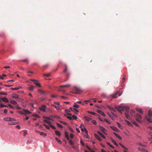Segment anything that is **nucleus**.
I'll return each mask as SVG.
<instances>
[{"instance_id": "nucleus-4", "label": "nucleus", "mask_w": 152, "mask_h": 152, "mask_svg": "<svg viewBox=\"0 0 152 152\" xmlns=\"http://www.w3.org/2000/svg\"><path fill=\"white\" fill-rule=\"evenodd\" d=\"M142 118V117L139 114H137L136 119L138 122L140 123H142V121L141 120Z\"/></svg>"}, {"instance_id": "nucleus-13", "label": "nucleus", "mask_w": 152, "mask_h": 152, "mask_svg": "<svg viewBox=\"0 0 152 152\" xmlns=\"http://www.w3.org/2000/svg\"><path fill=\"white\" fill-rule=\"evenodd\" d=\"M130 113L131 115L132 116H135V113L134 111L132 110H131L130 111Z\"/></svg>"}, {"instance_id": "nucleus-64", "label": "nucleus", "mask_w": 152, "mask_h": 152, "mask_svg": "<svg viewBox=\"0 0 152 152\" xmlns=\"http://www.w3.org/2000/svg\"><path fill=\"white\" fill-rule=\"evenodd\" d=\"M72 111H77V112H78L79 111L76 110V109L75 108H73V110H72Z\"/></svg>"}, {"instance_id": "nucleus-30", "label": "nucleus", "mask_w": 152, "mask_h": 152, "mask_svg": "<svg viewBox=\"0 0 152 152\" xmlns=\"http://www.w3.org/2000/svg\"><path fill=\"white\" fill-rule=\"evenodd\" d=\"M22 88L21 87H18L17 88H11V89L12 90H19V89H20V88Z\"/></svg>"}, {"instance_id": "nucleus-10", "label": "nucleus", "mask_w": 152, "mask_h": 152, "mask_svg": "<svg viewBox=\"0 0 152 152\" xmlns=\"http://www.w3.org/2000/svg\"><path fill=\"white\" fill-rule=\"evenodd\" d=\"M96 111L102 115V116H105V114L102 111L99 110H97Z\"/></svg>"}, {"instance_id": "nucleus-28", "label": "nucleus", "mask_w": 152, "mask_h": 152, "mask_svg": "<svg viewBox=\"0 0 152 152\" xmlns=\"http://www.w3.org/2000/svg\"><path fill=\"white\" fill-rule=\"evenodd\" d=\"M136 110L137 111L140 112V113L142 114L143 113L142 111V109L140 108H136Z\"/></svg>"}, {"instance_id": "nucleus-49", "label": "nucleus", "mask_w": 152, "mask_h": 152, "mask_svg": "<svg viewBox=\"0 0 152 152\" xmlns=\"http://www.w3.org/2000/svg\"><path fill=\"white\" fill-rule=\"evenodd\" d=\"M72 117V118L73 120L75 119H76L77 118V117L76 116H75L74 115H73Z\"/></svg>"}, {"instance_id": "nucleus-9", "label": "nucleus", "mask_w": 152, "mask_h": 152, "mask_svg": "<svg viewBox=\"0 0 152 152\" xmlns=\"http://www.w3.org/2000/svg\"><path fill=\"white\" fill-rule=\"evenodd\" d=\"M94 136L95 138L98 140H99L100 141H102V139L100 137V136L96 134H94Z\"/></svg>"}, {"instance_id": "nucleus-7", "label": "nucleus", "mask_w": 152, "mask_h": 152, "mask_svg": "<svg viewBox=\"0 0 152 152\" xmlns=\"http://www.w3.org/2000/svg\"><path fill=\"white\" fill-rule=\"evenodd\" d=\"M38 91L40 94H44L46 95L48 94V92L46 91H43L41 89L38 90Z\"/></svg>"}, {"instance_id": "nucleus-63", "label": "nucleus", "mask_w": 152, "mask_h": 152, "mask_svg": "<svg viewBox=\"0 0 152 152\" xmlns=\"http://www.w3.org/2000/svg\"><path fill=\"white\" fill-rule=\"evenodd\" d=\"M107 144L109 145L110 147H111L112 148H114V147L112 145H111L110 143H109V142H107Z\"/></svg>"}, {"instance_id": "nucleus-61", "label": "nucleus", "mask_w": 152, "mask_h": 152, "mask_svg": "<svg viewBox=\"0 0 152 152\" xmlns=\"http://www.w3.org/2000/svg\"><path fill=\"white\" fill-rule=\"evenodd\" d=\"M0 94L6 95H7V93H6L5 92H0Z\"/></svg>"}, {"instance_id": "nucleus-39", "label": "nucleus", "mask_w": 152, "mask_h": 152, "mask_svg": "<svg viewBox=\"0 0 152 152\" xmlns=\"http://www.w3.org/2000/svg\"><path fill=\"white\" fill-rule=\"evenodd\" d=\"M23 111H24V112H26V113L27 114H31V112L27 110L24 109Z\"/></svg>"}, {"instance_id": "nucleus-12", "label": "nucleus", "mask_w": 152, "mask_h": 152, "mask_svg": "<svg viewBox=\"0 0 152 152\" xmlns=\"http://www.w3.org/2000/svg\"><path fill=\"white\" fill-rule=\"evenodd\" d=\"M119 92L117 91L116 92L115 94H112L111 95V96L113 98H116L118 97L116 96V95H117L118 93Z\"/></svg>"}, {"instance_id": "nucleus-48", "label": "nucleus", "mask_w": 152, "mask_h": 152, "mask_svg": "<svg viewBox=\"0 0 152 152\" xmlns=\"http://www.w3.org/2000/svg\"><path fill=\"white\" fill-rule=\"evenodd\" d=\"M66 117L69 119L70 120H73V119L72 118V117L71 116H66Z\"/></svg>"}, {"instance_id": "nucleus-38", "label": "nucleus", "mask_w": 152, "mask_h": 152, "mask_svg": "<svg viewBox=\"0 0 152 152\" xmlns=\"http://www.w3.org/2000/svg\"><path fill=\"white\" fill-rule=\"evenodd\" d=\"M108 115L113 120H114V117L113 116L111 115L110 113H108Z\"/></svg>"}, {"instance_id": "nucleus-17", "label": "nucleus", "mask_w": 152, "mask_h": 152, "mask_svg": "<svg viewBox=\"0 0 152 152\" xmlns=\"http://www.w3.org/2000/svg\"><path fill=\"white\" fill-rule=\"evenodd\" d=\"M12 96L14 98L16 99H18L19 98V96H18V95H17L16 94H13L12 95Z\"/></svg>"}, {"instance_id": "nucleus-50", "label": "nucleus", "mask_w": 152, "mask_h": 152, "mask_svg": "<svg viewBox=\"0 0 152 152\" xmlns=\"http://www.w3.org/2000/svg\"><path fill=\"white\" fill-rule=\"evenodd\" d=\"M97 132L98 133V134L99 135H100L101 136L103 134L100 131H98Z\"/></svg>"}, {"instance_id": "nucleus-19", "label": "nucleus", "mask_w": 152, "mask_h": 152, "mask_svg": "<svg viewBox=\"0 0 152 152\" xmlns=\"http://www.w3.org/2000/svg\"><path fill=\"white\" fill-rule=\"evenodd\" d=\"M43 122L49 124L50 125V124H52V122H51L49 121H48L47 120H44Z\"/></svg>"}, {"instance_id": "nucleus-46", "label": "nucleus", "mask_w": 152, "mask_h": 152, "mask_svg": "<svg viewBox=\"0 0 152 152\" xmlns=\"http://www.w3.org/2000/svg\"><path fill=\"white\" fill-rule=\"evenodd\" d=\"M18 124L17 123H14V122H12V123H8V124L10 125H16L17 124Z\"/></svg>"}, {"instance_id": "nucleus-15", "label": "nucleus", "mask_w": 152, "mask_h": 152, "mask_svg": "<svg viewBox=\"0 0 152 152\" xmlns=\"http://www.w3.org/2000/svg\"><path fill=\"white\" fill-rule=\"evenodd\" d=\"M64 134L65 137L66 138L67 140H69V137L68 134L66 131H65L64 132Z\"/></svg>"}, {"instance_id": "nucleus-55", "label": "nucleus", "mask_w": 152, "mask_h": 152, "mask_svg": "<svg viewBox=\"0 0 152 152\" xmlns=\"http://www.w3.org/2000/svg\"><path fill=\"white\" fill-rule=\"evenodd\" d=\"M132 123L135 126H139V125H138V124H137L135 122L133 121V122H132Z\"/></svg>"}, {"instance_id": "nucleus-5", "label": "nucleus", "mask_w": 152, "mask_h": 152, "mask_svg": "<svg viewBox=\"0 0 152 152\" xmlns=\"http://www.w3.org/2000/svg\"><path fill=\"white\" fill-rule=\"evenodd\" d=\"M74 90L75 94H80L82 92L81 90L77 87H74Z\"/></svg>"}, {"instance_id": "nucleus-40", "label": "nucleus", "mask_w": 152, "mask_h": 152, "mask_svg": "<svg viewBox=\"0 0 152 152\" xmlns=\"http://www.w3.org/2000/svg\"><path fill=\"white\" fill-rule=\"evenodd\" d=\"M43 125L45 127V128L48 129H50V127L47 125L45 124H44Z\"/></svg>"}, {"instance_id": "nucleus-37", "label": "nucleus", "mask_w": 152, "mask_h": 152, "mask_svg": "<svg viewBox=\"0 0 152 152\" xmlns=\"http://www.w3.org/2000/svg\"><path fill=\"white\" fill-rule=\"evenodd\" d=\"M33 116L34 117H35L37 118H40V117L37 114H34L33 115Z\"/></svg>"}, {"instance_id": "nucleus-43", "label": "nucleus", "mask_w": 152, "mask_h": 152, "mask_svg": "<svg viewBox=\"0 0 152 152\" xmlns=\"http://www.w3.org/2000/svg\"><path fill=\"white\" fill-rule=\"evenodd\" d=\"M91 122L94 125H96L97 124L96 121L95 120H92Z\"/></svg>"}, {"instance_id": "nucleus-51", "label": "nucleus", "mask_w": 152, "mask_h": 152, "mask_svg": "<svg viewBox=\"0 0 152 152\" xmlns=\"http://www.w3.org/2000/svg\"><path fill=\"white\" fill-rule=\"evenodd\" d=\"M70 137L72 139H73L74 137V135L72 134H70Z\"/></svg>"}, {"instance_id": "nucleus-6", "label": "nucleus", "mask_w": 152, "mask_h": 152, "mask_svg": "<svg viewBox=\"0 0 152 152\" xmlns=\"http://www.w3.org/2000/svg\"><path fill=\"white\" fill-rule=\"evenodd\" d=\"M80 128L81 129V130L82 131H85L86 132V133H88V131L86 128L85 127L84 125L83 124H81L80 126Z\"/></svg>"}, {"instance_id": "nucleus-23", "label": "nucleus", "mask_w": 152, "mask_h": 152, "mask_svg": "<svg viewBox=\"0 0 152 152\" xmlns=\"http://www.w3.org/2000/svg\"><path fill=\"white\" fill-rule=\"evenodd\" d=\"M101 96L104 98H108V96L107 94L104 93L102 94L101 95Z\"/></svg>"}, {"instance_id": "nucleus-1", "label": "nucleus", "mask_w": 152, "mask_h": 152, "mask_svg": "<svg viewBox=\"0 0 152 152\" xmlns=\"http://www.w3.org/2000/svg\"><path fill=\"white\" fill-rule=\"evenodd\" d=\"M124 110H126L125 114L126 118L129 120H131V118L128 114L129 110V108L126 106H124Z\"/></svg>"}, {"instance_id": "nucleus-42", "label": "nucleus", "mask_w": 152, "mask_h": 152, "mask_svg": "<svg viewBox=\"0 0 152 152\" xmlns=\"http://www.w3.org/2000/svg\"><path fill=\"white\" fill-rule=\"evenodd\" d=\"M57 125L58 127L61 128H63V126L57 123Z\"/></svg>"}, {"instance_id": "nucleus-24", "label": "nucleus", "mask_w": 152, "mask_h": 152, "mask_svg": "<svg viewBox=\"0 0 152 152\" xmlns=\"http://www.w3.org/2000/svg\"><path fill=\"white\" fill-rule=\"evenodd\" d=\"M70 86L69 84H66L65 85H63L60 86V87H69Z\"/></svg>"}, {"instance_id": "nucleus-57", "label": "nucleus", "mask_w": 152, "mask_h": 152, "mask_svg": "<svg viewBox=\"0 0 152 152\" xmlns=\"http://www.w3.org/2000/svg\"><path fill=\"white\" fill-rule=\"evenodd\" d=\"M58 96L57 95H51V96L52 98H56Z\"/></svg>"}, {"instance_id": "nucleus-52", "label": "nucleus", "mask_w": 152, "mask_h": 152, "mask_svg": "<svg viewBox=\"0 0 152 152\" xmlns=\"http://www.w3.org/2000/svg\"><path fill=\"white\" fill-rule=\"evenodd\" d=\"M68 128L69 129L71 132H73V129L71 128L70 127H68Z\"/></svg>"}, {"instance_id": "nucleus-54", "label": "nucleus", "mask_w": 152, "mask_h": 152, "mask_svg": "<svg viewBox=\"0 0 152 152\" xmlns=\"http://www.w3.org/2000/svg\"><path fill=\"white\" fill-rule=\"evenodd\" d=\"M80 143L83 145L84 146L85 145V144L83 141L82 140H81L80 141Z\"/></svg>"}, {"instance_id": "nucleus-29", "label": "nucleus", "mask_w": 152, "mask_h": 152, "mask_svg": "<svg viewBox=\"0 0 152 152\" xmlns=\"http://www.w3.org/2000/svg\"><path fill=\"white\" fill-rule=\"evenodd\" d=\"M111 128L112 129L115 131H117L118 130V129L116 127H115L114 126H111Z\"/></svg>"}, {"instance_id": "nucleus-26", "label": "nucleus", "mask_w": 152, "mask_h": 152, "mask_svg": "<svg viewBox=\"0 0 152 152\" xmlns=\"http://www.w3.org/2000/svg\"><path fill=\"white\" fill-rule=\"evenodd\" d=\"M39 133L40 134V135L41 136H46L47 134L46 133H44V132H39Z\"/></svg>"}, {"instance_id": "nucleus-62", "label": "nucleus", "mask_w": 152, "mask_h": 152, "mask_svg": "<svg viewBox=\"0 0 152 152\" xmlns=\"http://www.w3.org/2000/svg\"><path fill=\"white\" fill-rule=\"evenodd\" d=\"M65 112L66 113H69L70 112V110L69 109H66L65 110Z\"/></svg>"}, {"instance_id": "nucleus-22", "label": "nucleus", "mask_w": 152, "mask_h": 152, "mask_svg": "<svg viewBox=\"0 0 152 152\" xmlns=\"http://www.w3.org/2000/svg\"><path fill=\"white\" fill-rule=\"evenodd\" d=\"M3 119L4 121H11V118L9 117L4 118Z\"/></svg>"}, {"instance_id": "nucleus-45", "label": "nucleus", "mask_w": 152, "mask_h": 152, "mask_svg": "<svg viewBox=\"0 0 152 152\" xmlns=\"http://www.w3.org/2000/svg\"><path fill=\"white\" fill-rule=\"evenodd\" d=\"M73 107L76 108H78L79 106L78 104H76V103H75L74 105H73Z\"/></svg>"}, {"instance_id": "nucleus-36", "label": "nucleus", "mask_w": 152, "mask_h": 152, "mask_svg": "<svg viewBox=\"0 0 152 152\" xmlns=\"http://www.w3.org/2000/svg\"><path fill=\"white\" fill-rule=\"evenodd\" d=\"M56 140L58 142V143H60V144H61L62 142L58 138H56Z\"/></svg>"}, {"instance_id": "nucleus-21", "label": "nucleus", "mask_w": 152, "mask_h": 152, "mask_svg": "<svg viewBox=\"0 0 152 152\" xmlns=\"http://www.w3.org/2000/svg\"><path fill=\"white\" fill-rule=\"evenodd\" d=\"M55 133L56 135L58 136H60L61 135V133L58 131H56L55 132Z\"/></svg>"}, {"instance_id": "nucleus-41", "label": "nucleus", "mask_w": 152, "mask_h": 152, "mask_svg": "<svg viewBox=\"0 0 152 152\" xmlns=\"http://www.w3.org/2000/svg\"><path fill=\"white\" fill-rule=\"evenodd\" d=\"M24 133L23 135L24 136H25L27 134V131L26 130H25L23 131Z\"/></svg>"}, {"instance_id": "nucleus-60", "label": "nucleus", "mask_w": 152, "mask_h": 152, "mask_svg": "<svg viewBox=\"0 0 152 152\" xmlns=\"http://www.w3.org/2000/svg\"><path fill=\"white\" fill-rule=\"evenodd\" d=\"M44 75L46 77H49L50 75V74L49 73L48 74H44Z\"/></svg>"}, {"instance_id": "nucleus-2", "label": "nucleus", "mask_w": 152, "mask_h": 152, "mask_svg": "<svg viewBox=\"0 0 152 152\" xmlns=\"http://www.w3.org/2000/svg\"><path fill=\"white\" fill-rule=\"evenodd\" d=\"M148 115L149 118L148 116H146L145 118L150 123L152 122V120L151 118L152 116V113L151 110H149L148 112Z\"/></svg>"}, {"instance_id": "nucleus-18", "label": "nucleus", "mask_w": 152, "mask_h": 152, "mask_svg": "<svg viewBox=\"0 0 152 152\" xmlns=\"http://www.w3.org/2000/svg\"><path fill=\"white\" fill-rule=\"evenodd\" d=\"M113 134L115 136V137L117 138H118V139H119L120 140H121L122 139L121 137H120L119 135H118L117 133H115V132H114L113 133Z\"/></svg>"}, {"instance_id": "nucleus-27", "label": "nucleus", "mask_w": 152, "mask_h": 152, "mask_svg": "<svg viewBox=\"0 0 152 152\" xmlns=\"http://www.w3.org/2000/svg\"><path fill=\"white\" fill-rule=\"evenodd\" d=\"M10 102L13 104H17V102L15 101V100H10Z\"/></svg>"}, {"instance_id": "nucleus-59", "label": "nucleus", "mask_w": 152, "mask_h": 152, "mask_svg": "<svg viewBox=\"0 0 152 152\" xmlns=\"http://www.w3.org/2000/svg\"><path fill=\"white\" fill-rule=\"evenodd\" d=\"M65 66V69L64 71V72H66L67 71V66L66 65Z\"/></svg>"}, {"instance_id": "nucleus-31", "label": "nucleus", "mask_w": 152, "mask_h": 152, "mask_svg": "<svg viewBox=\"0 0 152 152\" xmlns=\"http://www.w3.org/2000/svg\"><path fill=\"white\" fill-rule=\"evenodd\" d=\"M111 140L112 141V142L117 146H118V143L112 138H111Z\"/></svg>"}, {"instance_id": "nucleus-20", "label": "nucleus", "mask_w": 152, "mask_h": 152, "mask_svg": "<svg viewBox=\"0 0 152 152\" xmlns=\"http://www.w3.org/2000/svg\"><path fill=\"white\" fill-rule=\"evenodd\" d=\"M83 118L87 121H89L91 119L90 118L87 116H84Z\"/></svg>"}, {"instance_id": "nucleus-44", "label": "nucleus", "mask_w": 152, "mask_h": 152, "mask_svg": "<svg viewBox=\"0 0 152 152\" xmlns=\"http://www.w3.org/2000/svg\"><path fill=\"white\" fill-rule=\"evenodd\" d=\"M4 107H7V106L4 104H0V108H2Z\"/></svg>"}, {"instance_id": "nucleus-56", "label": "nucleus", "mask_w": 152, "mask_h": 152, "mask_svg": "<svg viewBox=\"0 0 152 152\" xmlns=\"http://www.w3.org/2000/svg\"><path fill=\"white\" fill-rule=\"evenodd\" d=\"M52 105L53 106H54L55 107L56 109L57 110H59V107H57V106H56L54 104H52Z\"/></svg>"}, {"instance_id": "nucleus-33", "label": "nucleus", "mask_w": 152, "mask_h": 152, "mask_svg": "<svg viewBox=\"0 0 152 152\" xmlns=\"http://www.w3.org/2000/svg\"><path fill=\"white\" fill-rule=\"evenodd\" d=\"M34 84H35V85H36L37 86H39V87H41V84L37 82H34Z\"/></svg>"}, {"instance_id": "nucleus-34", "label": "nucleus", "mask_w": 152, "mask_h": 152, "mask_svg": "<svg viewBox=\"0 0 152 152\" xmlns=\"http://www.w3.org/2000/svg\"><path fill=\"white\" fill-rule=\"evenodd\" d=\"M59 122L61 124L64 125H65L66 126H67L68 124L67 123H66V122H64V121H59Z\"/></svg>"}, {"instance_id": "nucleus-14", "label": "nucleus", "mask_w": 152, "mask_h": 152, "mask_svg": "<svg viewBox=\"0 0 152 152\" xmlns=\"http://www.w3.org/2000/svg\"><path fill=\"white\" fill-rule=\"evenodd\" d=\"M1 99L4 102H9L8 100L7 99V98L5 97L2 98H1Z\"/></svg>"}, {"instance_id": "nucleus-25", "label": "nucleus", "mask_w": 152, "mask_h": 152, "mask_svg": "<svg viewBox=\"0 0 152 152\" xmlns=\"http://www.w3.org/2000/svg\"><path fill=\"white\" fill-rule=\"evenodd\" d=\"M125 121L129 126H132V124L129 121H127V120H125Z\"/></svg>"}, {"instance_id": "nucleus-3", "label": "nucleus", "mask_w": 152, "mask_h": 152, "mask_svg": "<svg viewBox=\"0 0 152 152\" xmlns=\"http://www.w3.org/2000/svg\"><path fill=\"white\" fill-rule=\"evenodd\" d=\"M115 108L121 114L122 113V111L124 110V107L120 105H119L118 107H115Z\"/></svg>"}, {"instance_id": "nucleus-53", "label": "nucleus", "mask_w": 152, "mask_h": 152, "mask_svg": "<svg viewBox=\"0 0 152 152\" xmlns=\"http://www.w3.org/2000/svg\"><path fill=\"white\" fill-rule=\"evenodd\" d=\"M88 112L89 113H90V114H92V115H95L96 114L94 112H93L88 111Z\"/></svg>"}, {"instance_id": "nucleus-35", "label": "nucleus", "mask_w": 152, "mask_h": 152, "mask_svg": "<svg viewBox=\"0 0 152 152\" xmlns=\"http://www.w3.org/2000/svg\"><path fill=\"white\" fill-rule=\"evenodd\" d=\"M36 126H38L39 128H40L42 127V126L41 125H40L38 123L36 124Z\"/></svg>"}, {"instance_id": "nucleus-11", "label": "nucleus", "mask_w": 152, "mask_h": 152, "mask_svg": "<svg viewBox=\"0 0 152 152\" xmlns=\"http://www.w3.org/2000/svg\"><path fill=\"white\" fill-rule=\"evenodd\" d=\"M46 107L45 105H43L39 108L40 109L43 111L45 112Z\"/></svg>"}, {"instance_id": "nucleus-16", "label": "nucleus", "mask_w": 152, "mask_h": 152, "mask_svg": "<svg viewBox=\"0 0 152 152\" xmlns=\"http://www.w3.org/2000/svg\"><path fill=\"white\" fill-rule=\"evenodd\" d=\"M107 108L110 110L113 111L114 112H116V110H115L114 108L111 107H110V106H108L107 107Z\"/></svg>"}, {"instance_id": "nucleus-8", "label": "nucleus", "mask_w": 152, "mask_h": 152, "mask_svg": "<svg viewBox=\"0 0 152 152\" xmlns=\"http://www.w3.org/2000/svg\"><path fill=\"white\" fill-rule=\"evenodd\" d=\"M100 130L105 134H106V130L102 126H99Z\"/></svg>"}, {"instance_id": "nucleus-58", "label": "nucleus", "mask_w": 152, "mask_h": 152, "mask_svg": "<svg viewBox=\"0 0 152 152\" xmlns=\"http://www.w3.org/2000/svg\"><path fill=\"white\" fill-rule=\"evenodd\" d=\"M121 147L123 148H124V149H126V150H128V149L126 148L125 146H124V145H121Z\"/></svg>"}, {"instance_id": "nucleus-47", "label": "nucleus", "mask_w": 152, "mask_h": 152, "mask_svg": "<svg viewBox=\"0 0 152 152\" xmlns=\"http://www.w3.org/2000/svg\"><path fill=\"white\" fill-rule=\"evenodd\" d=\"M50 127L53 129H56V127L53 125H50Z\"/></svg>"}, {"instance_id": "nucleus-32", "label": "nucleus", "mask_w": 152, "mask_h": 152, "mask_svg": "<svg viewBox=\"0 0 152 152\" xmlns=\"http://www.w3.org/2000/svg\"><path fill=\"white\" fill-rule=\"evenodd\" d=\"M34 88V86L32 85L31 86L28 88V89H29V90L31 91H33Z\"/></svg>"}]
</instances>
